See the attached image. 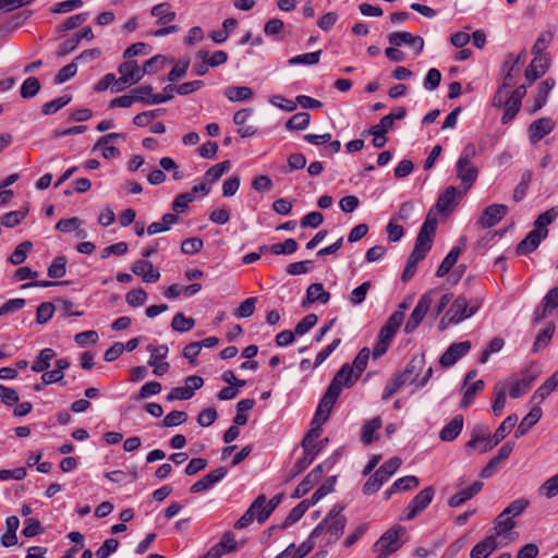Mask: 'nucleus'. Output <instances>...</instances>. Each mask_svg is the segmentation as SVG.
<instances>
[{
  "instance_id": "nucleus-1",
  "label": "nucleus",
  "mask_w": 558,
  "mask_h": 558,
  "mask_svg": "<svg viewBox=\"0 0 558 558\" xmlns=\"http://www.w3.org/2000/svg\"><path fill=\"white\" fill-rule=\"evenodd\" d=\"M343 507L335 505L326 518L312 532V537L319 539L318 547H327L343 534L347 519L341 514Z\"/></svg>"
},
{
  "instance_id": "nucleus-2",
  "label": "nucleus",
  "mask_w": 558,
  "mask_h": 558,
  "mask_svg": "<svg viewBox=\"0 0 558 558\" xmlns=\"http://www.w3.org/2000/svg\"><path fill=\"white\" fill-rule=\"evenodd\" d=\"M480 306L478 301H469L466 296L458 295L441 317L438 329L442 331L450 325H457L470 318L478 311Z\"/></svg>"
},
{
  "instance_id": "nucleus-3",
  "label": "nucleus",
  "mask_w": 558,
  "mask_h": 558,
  "mask_svg": "<svg viewBox=\"0 0 558 558\" xmlns=\"http://www.w3.org/2000/svg\"><path fill=\"white\" fill-rule=\"evenodd\" d=\"M403 319L404 314L402 311H396L390 315L386 324L379 330L378 341L376 342L373 349L374 357H379L387 352L395 335L397 333V330L403 323Z\"/></svg>"
},
{
  "instance_id": "nucleus-4",
  "label": "nucleus",
  "mask_w": 558,
  "mask_h": 558,
  "mask_svg": "<svg viewBox=\"0 0 558 558\" xmlns=\"http://www.w3.org/2000/svg\"><path fill=\"white\" fill-rule=\"evenodd\" d=\"M474 153V146L468 145L461 153L456 165V174L457 178L461 181L463 192H466L471 189L478 175L477 168L470 160Z\"/></svg>"
},
{
  "instance_id": "nucleus-5",
  "label": "nucleus",
  "mask_w": 558,
  "mask_h": 558,
  "mask_svg": "<svg viewBox=\"0 0 558 558\" xmlns=\"http://www.w3.org/2000/svg\"><path fill=\"white\" fill-rule=\"evenodd\" d=\"M405 529L401 525H396L386 531L379 539L374 544V551L377 554L376 558H387L401 547L400 536L404 535Z\"/></svg>"
},
{
  "instance_id": "nucleus-6",
  "label": "nucleus",
  "mask_w": 558,
  "mask_h": 558,
  "mask_svg": "<svg viewBox=\"0 0 558 558\" xmlns=\"http://www.w3.org/2000/svg\"><path fill=\"white\" fill-rule=\"evenodd\" d=\"M521 62V54L513 57L509 54L504 62L502 71L506 72L501 86L497 89L494 98L493 106L501 108L504 99L508 96V88L512 86V80L520 71L518 64Z\"/></svg>"
},
{
  "instance_id": "nucleus-7",
  "label": "nucleus",
  "mask_w": 558,
  "mask_h": 558,
  "mask_svg": "<svg viewBox=\"0 0 558 558\" xmlns=\"http://www.w3.org/2000/svg\"><path fill=\"white\" fill-rule=\"evenodd\" d=\"M492 444L493 437L489 433V427L484 424H476L471 430L470 440L465 444V449L468 452L478 451L484 453L496 447V445Z\"/></svg>"
},
{
  "instance_id": "nucleus-8",
  "label": "nucleus",
  "mask_w": 558,
  "mask_h": 558,
  "mask_svg": "<svg viewBox=\"0 0 558 558\" xmlns=\"http://www.w3.org/2000/svg\"><path fill=\"white\" fill-rule=\"evenodd\" d=\"M436 293L435 290H430L426 293H424L421 299L418 300L416 306L414 307L410 318L405 323L404 331L405 333L413 332L417 326L421 324V322L424 319L426 313L428 312L433 301H434V294Z\"/></svg>"
},
{
  "instance_id": "nucleus-9",
  "label": "nucleus",
  "mask_w": 558,
  "mask_h": 558,
  "mask_svg": "<svg viewBox=\"0 0 558 558\" xmlns=\"http://www.w3.org/2000/svg\"><path fill=\"white\" fill-rule=\"evenodd\" d=\"M434 495L435 490L433 487H426L422 489L408 505L403 519L413 520L420 512L428 507L434 498Z\"/></svg>"
},
{
  "instance_id": "nucleus-10",
  "label": "nucleus",
  "mask_w": 558,
  "mask_h": 558,
  "mask_svg": "<svg viewBox=\"0 0 558 558\" xmlns=\"http://www.w3.org/2000/svg\"><path fill=\"white\" fill-rule=\"evenodd\" d=\"M357 379L352 365L345 363L337 372L328 388L340 395L343 387H351Z\"/></svg>"
},
{
  "instance_id": "nucleus-11",
  "label": "nucleus",
  "mask_w": 558,
  "mask_h": 558,
  "mask_svg": "<svg viewBox=\"0 0 558 558\" xmlns=\"http://www.w3.org/2000/svg\"><path fill=\"white\" fill-rule=\"evenodd\" d=\"M338 397H339V393H337V391H333L330 388H327L325 395L323 396V398L319 401L316 413L312 421V425H314V424L322 425L327 421L329 413H330Z\"/></svg>"
},
{
  "instance_id": "nucleus-12",
  "label": "nucleus",
  "mask_w": 558,
  "mask_h": 558,
  "mask_svg": "<svg viewBox=\"0 0 558 558\" xmlns=\"http://www.w3.org/2000/svg\"><path fill=\"white\" fill-rule=\"evenodd\" d=\"M550 58L549 54H534L530 65L525 69V80L532 84L538 77L544 75L549 69Z\"/></svg>"
},
{
  "instance_id": "nucleus-13",
  "label": "nucleus",
  "mask_w": 558,
  "mask_h": 558,
  "mask_svg": "<svg viewBox=\"0 0 558 558\" xmlns=\"http://www.w3.org/2000/svg\"><path fill=\"white\" fill-rule=\"evenodd\" d=\"M508 213V207L501 204H494L485 208L477 226L481 228H490L496 226Z\"/></svg>"
},
{
  "instance_id": "nucleus-14",
  "label": "nucleus",
  "mask_w": 558,
  "mask_h": 558,
  "mask_svg": "<svg viewBox=\"0 0 558 558\" xmlns=\"http://www.w3.org/2000/svg\"><path fill=\"white\" fill-rule=\"evenodd\" d=\"M120 83L124 85H134L145 75L143 68H140L135 61H125L118 68Z\"/></svg>"
},
{
  "instance_id": "nucleus-15",
  "label": "nucleus",
  "mask_w": 558,
  "mask_h": 558,
  "mask_svg": "<svg viewBox=\"0 0 558 558\" xmlns=\"http://www.w3.org/2000/svg\"><path fill=\"white\" fill-rule=\"evenodd\" d=\"M471 349L470 341L452 343L440 356L439 363L444 367L452 366L460 357L465 355Z\"/></svg>"
},
{
  "instance_id": "nucleus-16",
  "label": "nucleus",
  "mask_w": 558,
  "mask_h": 558,
  "mask_svg": "<svg viewBox=\"0 0 558 558\" xmlns=\"http://www.w3.org/2000/svg\"><path fill=\"white\" fill-rule=\"evenodd\" d=\"M558 307V287L553 288L543 298L539 307L534 312V320L541 322L553 313Z\"/></svg>"
},
{
  "instance_id": "nucleus-17",
  "label": "nucleus",
  "mask_w": 558,
  "mask_h": 558,
  "mask_svg": "<svg viewBox=\"0 0 558 558\" xmlns=\"http://www.w3.org/2000/svg\"><path fill=\"white\" fill-rule=\"evenodd\" d=\"M389 44L396 47L408 45L413 47L418 54L424 48V40L420 36H414L409 32L391 33L388 37Z\"/></svg>"
},
{
  "instance_id": "nucleus-18",
  "label": "nucleus",
  "mask_w": 558,
  "mask_h": 558,
  "mask_svg": "<svg viewBox=\"0 0 558 558\" xmlns=\"http://www.w3.org/2000/svg\"><path fill=\"white\" fill-rule=\"evenodd\" d=\"M464 192L459 191L454 186H448L442 194L439 195L435 208L439 213H450L458 204L459 198Z\"/></svg>"
},
{
  "instance_id": "nucleus-19",
  "label": "nucleus",
  "mask_w": 558,
  "mask_h": 558,
  "mask_svg": "<svg viewBox=\"0 0 558 558\" xmlns=\"http://www.w3.org/2000/svg\"><path fill=\"white\" fill-rule=\"evenodd\" d=\"M548 235V231H538L533 228L532 231L518 244L517 253L520 255H526L535 251L541 242Z\"/></svg>"
},
{
  "instance_id": "nucleus-20",
  "label": "nucleus",
  "mask_w": 558,
  "mask_h": 558,
  "mask_svg": "<svg viewBox=\"0 0 558 558\" xmlns=\"http://www.w3.org/2000/svg\"><path fill=\"white\" fill-rule=\"evenodd\" d=\"M555 128V122L550 118H541L535 120L529 126V138L532 143L539 142L544 136L549 134Z\"/></svg>"
},
{
  "instance_id": "nucleus-21",
  "label": "nucleus",
  "mask_w": 558,
  "mask_h": 558,
  "mask_svg": "<svg viewBox=\"0 0 558 558\" xmlns=\"http://www.w3.org/2000/svg\"><path fill=\"white\" fill-rule=\"evenodd\" d=\"M227 474V469L223 466H220L208 474H206L202 480L195 482L190 490L192 493H202L204 490H207L211 488L216 483L221 481Z\"/></svg>"
},
{
  "instance_id": "nucleus-22",
  "label": "nucleus",
  "mask_w": 558,
  "mask_h": 558,
  "mask_svg": "<svg viewBox=\"0 0 558 558\" xmlns=\"http://www.w3.org/2000/svg\"><path fill=\"white\" fill-rule=\"evenodd\" d=\"M131 269L134 275L142 277L143 281L147 283L156 282L160 278V272L148 260H136Z\"/></svg>"
},
{
  "instance_id": "nucleus-23",
  "label": "nucleus",
  "mask_w": 558,
  "mask_h": 558,
  "mask_svg": "<svg viewBox=\"0 0 558 558\" xmlns=\"http://www.w3.org/2000/svg\"><path fill=\"white\" fill-rule=\"evenodd\" d=\"M133 97L135 102H145L147 105L162 104L169 99L171 96H163L161 94H153V87L149 85H142L135 88L133 92Z\"/></svg>"
},
{
  "instance_id": "nucleus-24",
  "label": "nucleus",
  "mask_w": 558,
  "mask_h": 558,
  "mask_svg": "<svg viewBox=\"0 0 558 558\" xmlns=\"http://www.w3.org/2000/svg\"><path fill=\"white\" fill-rule=\"evenodd\" d=\"M496 535H487L483 541L477 543L471 550V558H488L499 546Z\"/></svg>"
},
{
  "instance_id": "nucleus-25",
  "label": "nucleus",
  "mask_w": 558,
  "mask_h": 558,
  "mask_svg": "<svg viewBox=\"0 0 558 558\" xmlns=\"http://www.w3.org/2000/svg\"><path fill=\"white\" fill-rule=\"evenodd\" d=\"M322 476H323V468H322V465H317L296 486L295 490L292 494V497L300 498V497L306 495L319 482Z\"/></svg>"
},
{
  "instance_id": "nucleus-26",
  "label": "nucleus",
  "mask_w": 558,
  "mask_h": 558,
  "mask_svg": "<svg viewBox=\"0 0 558 558\" xmlns=\"http://www.w3.org/2000/svg\"><path fill=\"white\" fill-rule=\"evenodd\" d=\"M483 488V483L480 481L474 482L471 486L461 489L453 496H451L448 500V505L452 508L460 507L476 494H478Z\"/></svg>"
},
{
  "instance_id": "nucleus-27",
  "label": "nucleus",
  "mask_w": 558,
  "mask_h": 558,
  "mask_svg": "<svg viewBox=\"0 0 558 558\" xmlns=\"http://www.w3.org/2000/svg\"><path fill=\"white\" fill-rule=\"evenodd\" d=\"M558 387V369L541 385L531 398L539 404Z\"/></svg>"
},
{
  "instance_id": "nucleus-28",
  "label": "nucleus",
  "mask_w": 558,
  "mask_h": 558,
  "mask_svg": "<svg viewBox=\"0 0 558 558\" xmlns=\"http://www.w3.org/2000/svg\"><path fill=\"white\" fill-rule=\"evenodd\" d=\"M556 82L554 78L548 77L538 85L537 94L534 99V105L531 110L532 113L538 111L547 101V98L554 88Z\"/></svg>"
},
{
  "instance_id": "nucleus-29",
  "label": "nucleus",
  "mask_w": 558,
  "mask_h": 558,
  "mask_svg": "<svg viewBox=\"0 0 558 558\" xmlns=\"http://www.w3.org/2000/svg\"><path fill=\"white\" fill-rule=\"evenodd\" d=\"M330 299V293L324 290L322 283H312L306 290V299L303 301V306L314 302L326 304Z\"/></svg>"
},
{
  "instance_id": "nucleus-30",
  "label": "nucleus",
  "mask_w": 558,
  "mask_h": 558,
  "mask_svg": "<svg viewBox=\"0 0 558 558\" xmlns=\"http://www.w3.org/2000/svg\"><path fill=\"white\" fill-rule=\"evenodd\" d=\"M463 428L462 415L454 416L439 433V438L442 441L454 440Z\"/></svg>"
},
{
  "instance_id": "nucleus-31",
  "label": "nucleus",
  "mask_w": 558,
  "mask_h": 558,
  "mask_svg": "<svg viewBox=\"0 0 558 558\" xmlns=\"http://www.w3.org/2000/svg\"><path fill=\"white\" fill-rule=\"evenodd\" d=\"M542 417V409L535 405L531 411L523 417L521 423L515 430V437L523 436L532 426H534Z\"/></svg>"
},
{
  "instance_id": "nucleus-32",
  "label": "nucleus",
  "mask_w": 558,
  "mask_h": 558,
  "mask_svg": "<svg viewBox=\"0 0 558 558\" xmlns=\"http://www.w3.org/2000/svg\"><path fill=\"white\" fill-rule=\"evenodd\" d=\"M322 447V445H315L313 448H304V457L295 462L292 469V476H296L310 466Z\"/></svg>"
},
{
  "instance_id": "nucleus-33",
  "label": "nucleus",
  "mask_w": 558,
  "mask_h": 558,
  "mask_svg": "<svg viewBox=\"0 0 558 558\" xmlns=\"http://www.w3.org/2000/svg\"><path fill=\"white\" fill-rule=\"evenodd\" d=\"M533 381V377L523 375L520 378H513L509 381V396L513 399L521 397L529 389Z\"/></svg>"
},
{
  "instance_id": "nucleus-34",
  "label": "nucleus",
  "mask_w": 558,
  "mask_h": 558,
  "mask_svg": "<svg viewBox=\"0 0 558 558\" xmlns=\"http://www.w3.org/2000/svg\"><path fill=\"white\" fill-rule=\"evenodd\" d=\"M555 34L556 27L554 25L542 32L532 48L533 54H547L545 50L553 41Z\"/></svg>"
},
{
  "instance_id": "nucleus-35",
  "label": "nucleus",
  "mask_w": 558,
  "mask_h": 558,
  "mask_svg": "<svg viewBox=\"0 0 558 558\" xmlns=\"http://www.w3.org/2000/svg\"><path fill=\"white\" fill-rule=\"evenodd\" d=\"M264 495H259L250 508L244 512V514L234 523V527L238 530L244 529L248 526L253 520L255 519V512L257 508H260L263 504Z\"/></svg>"
},
{
  "instance_id": "nucleus-36",
  "label": "nucleus",
  "mask_w": 558,
  "mask_h": 558,
  "mask_svg": "<svg viewBox=\"0 0 558 558\" xmlns=\"http://www.w3.org/2000/svg\"><path fill=\"white\" fill-rule=\"evenodd\" d=\"M54 350L50 348L43 349L32 365V371L36 373L47 371L50 367L51 361L54 359Z\"/></svg>"
},
{
  "instance_id": "nucleus-37",
  "label": "nucleus",
  "mask_w": 558,
  "mask_h": 558,
  "mask_svg": "<svg viewBox=\"0 0 558 558\" xmlns=\"http://www.w3.org/2000/svg\"><path fill=\"white\" fill-rule=\"evenodd\" d=\"M514 527H515V522H514L513 518H511L507 514H504V512H501L499 515H497V518L494 521V531L495 532L492 535H496V538H497L498 536L506 535L508 532H510Z\"/></svg>"
},
{
  "instance_id": "nucleus-38",
  "label": "nucleus",
  "mask_w": 558,
  "mask_h": 558,
  "mask_svg": "<svg viewBox=\"0 0 558 558\" xmlns=\"http://www.w3.org/2000/svg\"><path fill=\"white\" fill-rule=\"evenodd\" d=\"M225 96L232 102L248 100L253 90L246 86H229L225 89Z\"/></svg>"
},
{
  "instance_id": "nucleus-39",
  "label": "nucleus",
  "mask_w": 558,
  "mask_h": 558,
  "mask_svg": "<svg viewBox=\"0 0 558 558\" xmlns=\"http://www.w3.org/2000/svg\"><path fill=\"white\" fill-rule=\"evenodd\" d=\"M151 15L158 19V24H168L175 19V13L171 11L169 3H159L153 7Z\"/></svg>"
},
{
  "instance_id": "nucleus-40",
  "label": "nucleus",
  "mask_w": 558,
  "mask_h": 558,
  "mask_svg": "<svg viewBox=\"0 0 558 558\" xmlns=\"http://www.w3.org/2000/svg\"><path fill=\"white\" fill-rule=\"evenodd\" d=\"M461 254L460 247H453L451 251L446 255V257L442 259L440 266L438 267L436 271L437 277H444L446 276L453 265L457 263L459 256Z\"/></svg>"
},
{
  "instance_id": "nucleus-41",
  "label": "nucleus",
  "mask_w": 558,
  "mask_h": 558,
  "mask_svg": "<svg viewBox=\"0 0 558 558\" xmlns=\"http://www.w3.org/2000/svg\"><path fill=\"white\" fill-rule=\"evenodd\" d=\"M311 122V116L307 112H298L293 114L286 123L289 131L305 130Z\"/></svg>"
},
{
  "instance_id": "nucleus-42",
  "label": "nucleus",
  "mask_w": 558,
  "mask_h": 558,
  "mask_svg": "<svg viewBox=\"0 0 558 558\" xmlns=\"http://www.w3.org/2000/svg\"><path fill=\"white\" fill-rule=\"evenodd\" d=\"M281 498H282L281 495H276L269 501H267L266 497L264 496L263 504L260 506V508H263V510L257 513V522L258 523H264L269 518L271 512L280 504Z\"/></svg>"
},
{
  "instance_id": "nucleus-43",
  "label": "nucleus",
  "mask_w": 558,
  "mask_h": 558,
  "mask_svg": "<svg viewBox=\"0 0 558 558\" xmlns=\"http://www.w3.org/2000/svg\"><path fill=\"white\" fill-rule=\"evenodd\" d=\"M505 108V112H504V116L501 118V122L504 124H507L509 123L511 120L514 119V117L517 116V113L519 112L520 108H521V102L513 99V98H510L509 95L504 99V104L502 106Z\"/></svg>"
},
{
  "instance_id": "nucleus-44",
  "label": "nucleus",
  "mask_w": 558,
  "mask_h": 558,
  "mask_svg": "<svg viewBox=\"0 0 558 558\" xmlns=\"http://www.w3.org/2000/svg\"><path fill=\"white\" fill-rule=\"evenodd\" d=\"M424 367V359L423 357H414L407 365L405 369L401 373L402 375H408V381L410 384H415L417 381V376L422 372Z\"/></svg>"
},
{
  "instance_id": "nucleus-45",
  "label": "nucleus",
  "mask_w": 558,
  "mask_h": 558,
  "mask_svg": "<svg viewBox=\"0 0 558 558\" xmlns=\"http://www.w3.org/2000/svg\"><path fill=\"white\" fill-rule=\"evenodd\" d=\"M231 163L229 160L222 161L210 167L204 175V179L207 183H214L218 181L225 172L229 171Z\"/></svg>"
},
{
  "instance_id": "nucleus-46",
  "label": "nucleus",
  "mask_w": 558,
  "mask_h": 558,
  "mask_svg": "<svg viewBox=\"0 0 558 558\" xmlns=\"http://www.w3.org/2000/svg\"><path fill=\"white\" fill-rule=\"evenodd\" d=\"M426 255L420 253V252H416L413 250V252L411 253V255L409 256L408 258V262H407V265H405V268L402 272V276H401V279L403 281H408L409 279H411L416 270V265L423 260L425 258Z\"/></svg>"
},
{
  "instance_id": "nucleus-47",
  "label": "nucleus",
  "mask_w": 558,
  "mask_h": 558,
  "mask_svg": "<svg viewBox=\"0 0 558 558\" xmlns=\"http://www.w3.org/2000/svg\"><path fill=\"white\" fill-rule=\"evenodd\" d=\"M322 51L307 52L288 60L290 65H314L319 62Z\"/></svg>"
},
{
  "instance_id": "nucleus-48",
  "label": "nucleus",
  "mask_w": 558,
  "mask_h": 558,
  "mask_svg": "<svg viewBox=\"0 0 558 558\" xmlns=\"http://www.w3.org/2000/svg\"><path fill=\"white\" fill-rule=\"evenodd\" d=\"M558 217V208L551 207L545 213L541 214L534 222V229L538 231H548L547 226L550 225Z\"/></svg>"
},
{
  "instance_id": "nucleus-49",
  "label": "nucleus",
  "mask_w": 558,
  "mask_h": 558,
  "mask_svg": "<svg viewBox=\"0 0 558 558\" xmlns=\"http://www.w3.org/2000/svg\"><path fill=\"white\" fill-rule=\"evenodd\" d=\"M255 401L253 399H242L236 404V415L234 417L235 425H244L247 422L245 412L253 409Z\"/></svg>"
},
{
  "instance_id": "nucleus-50",
  "label": "nucleus",
  "mask_w": 558,
  "mask_h": 558,
  "mask_svg": "<svg viewBox=\"0 0 558 558\" xmlns=\"http://www.w3.org/2000/svg\"><path fill=\"white\" fill-rule=\"evenodd\" d=\"M555 332V325L549 323L535 338L533 350L536 352L545 348L551 340Z\"/></svg>"
},
{
  "instance_id": "nucleus-51",
  "label": "nucleus",
  "mask_w": 558,
  "mask_h": 558,
  "mask_svg": "<svg viewBox=\"0 0 558 558\" xmlns=\"http://www.w3.org/2000/svg\"><path fill=\"white\" fill-rule=\"evenodd\" d=\"M381 427L380 417H374L368 421L362 428L361 439L365 445H369L374 440V434Z\"/></svg>"
},
{
  "instance_id": "nucleus-52",
  "label": "nucleus",
  "mask_w": 558,
  "mask_h": 558,
  "mask_svg": "<svg viewBox=\"0 0 558 558\" xmlns=\"http://www.w3.org/2000/svg\"><path fill=\"white\" fill-rule=\"evenodd\" d=\"M33 244L29 241H24L19 244L12 255L9 257V262L13 265H21L25 262L27 253L32 250Z\"/></svg>"
},
{
  "instance_id": "nucleus-53",
  "label": "nucleus",
  "mask_w": 558,
  "mask_h": 558,
  "mask_svg": "<svg viewBox=\"0 0 558 558\" xmlns=\"http://www.w3.org/2000/svg\"><path fill=\"white\" fill-rule=\"evenodd\" d=\"M483 388H484V381L481 380V379L472 383L471 385H468L465 387V391H464V395H463V398H462V401H461V407L462 408L469 407L473 402L475 396L480 391H482Z\"/></svg>"
},
{
  "instance_id": "nucleus-54",
  "label": "nucleus",
  "mask_w": 558,
  "mask_h": 558,
  "mask_svg": "<svg viewBox=\"0 0 558 558\" xmlns=\"http://www.w3.org/2000/svg\"><path fill=\"white\" fill-rule=\"evenodd\" d=\"M146 350L150 353V356L148 359V365H155L156 363H162L161 361L165 360L168 355L169 349L168 345L161 344V345H154L148 344L146 347Z\"/></svg>"
},
{
  "instance_id": "nucleus-55",
  "label": "nucleus",
  "mask_w": 558,
  "mask_h": 558,
  "mask_svg": "<svg viewBox=\"0 0 558 558\" xmlns=\"http://www.w3.org/2000/svg\"><path fill=\"white\" fill-rule=\"evenodd\" d=\"M538 493L547 499H553L558 495V473L547 478L539 487Z\"/></svg>"
},
{
  "instance_id": "nucleus-56",
  "label": "nucleus",
  "mask_w": 558,
  "mask_h": 558,
  "mask_svg": "<svg viewBox=\"0 0 558 558\" xmlns=\"http://www.w3.org/2000/svg\"><path fill=\"white\" fill-rule=\"evenodd\" d=\"M71 99L72 97L70 95H63L59 98L48 101L41 107V112L44 114H53L61 108L66 106L71 101Z\"/></svg>"
},
{
  "instance_id": "nucleus-57",
  "label": "nucleus",
  "mask_w": 558,
  "mask_h": 558,
  "mask_svg": "<svg viewBox=\"0 0 558 558\" xmlns=\"http://www.w3.org/2000/svg\"><path fill=\"white\" fill-rule=\"evenodd\" d=\"M195 325V320L193 318H187L183 313H178L174 315L171 327L173 330L179 332H186L191 330Z\"/></svg>"
},
{
  "instance_id": "nucleus-58",
  "label": "nucleus",
  "mask_w": 558,
  "mask_h": 558,
  "mask_svg": "<svg viewBox=\"0 0 558 558\" xmlns=\"http://www.w3.org/2000/svg\"><path fill=\"white\" fill-rule=\"evenodd\" d=\"M312 505V499L301 501L296 507H294L290 511V513L286 518L284 524L290 525L299 521Z\"/></svg>"
},
{
  "instance_id": "nucleus-59",
  "label": "nucleus",
  "mask_w": 558,
  "mask_h": 558,
  "mask_svg": "<svg viewBox=\"0 0 558 558\" xmlns=\"http://www.w3.org/2000/svg\"><path fill=\"white\" fill-rule=\"evenodd\" d=\"M66 258L64 256L56 257L48 267V276L52 279L62 278L65 275Z\"/></svg>"
},
{
  "instance_id": "nucleus-60",
  "label": "nucleus",
  "mask_w": 558,
  "mask_h": 558,
  "mask_svg": "<svg viewBox=\"0 0 558 558\" xmlns=\"http://www.w3.org/2000/svg\"><path fill=\"white\" fill-rule=\"evenodd\" d=\"M194 201L193 193L179 194L172 202L171 208L177 214H183L187 210L189 204Z\"/></svg>"
},
{
  "instance_id": "nucleus-61",
  "label": "nucleus",
  "mask_w": 558,
  "mask_h": 558,
  "mask_svg": "<svg viewBox=\"0 0 558 558\" xmlns=\"http://www.w3.org/2000/svg\"><path fill=\"white\" fill-rule=\"evenodd\" d=\"M371 286L372 284L369 281H365L355 289H353V291L349 295L350 303L353 306L362 304L366 298L367 292L371 289Z\"/></svg>"
},
{
  "instance_id": "nucleus-62",
  "label": "nucleus",
  "mask_w": 558,
  "mask_h": 558,
  "mask_svg": "<svg viewBox=\"0 0 558 558\" xmlns=\"http://www.w3.org/2000/svg\"><path fill=\"white\" fill-rule=\"evenodd\" d=\"M275 255H289L298 250V243L294 239H287L283 243H277L269 247Z\"/></svg>"
},
{
  "instance_id": "nucleus-63",
  "label": "nucleus",
  "mask_w": 558,
  "mask_h": 558,
  "mask_svg": "<svg viewBox=\"0 0 558 558\" xmlns=\"http://www.w3.org/2000/svg\"><path fill=\"white\" fill-rule=\"evenodd\" d=\"M40 89V83L36 77L26 78L21 86V96L23 98H33Z\"/></svg>"
},
{
  "instance_id": "nucleus-64",
  "label": "nucleus",
  "mask_w": 558,
  "mask_h": 558,
  "mask_svg": "<svg viewBox=\"0 0 558 558\" xmlns=\"http://www.w3.org/2000/svg\"><path fill=\"white\" fill-rule=\"evenodd\" d=\"M387 481L385 477L381 476V474L376 471L364 484L363 486V493L365 495H372L376 493Z\"/></svg>"
}]
</instances>
